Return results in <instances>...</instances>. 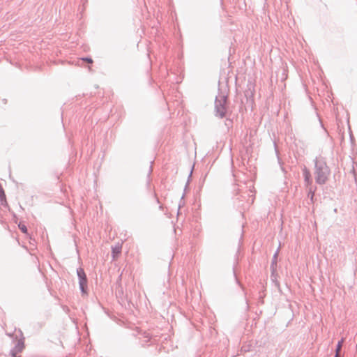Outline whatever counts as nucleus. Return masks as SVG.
Wrapping results in <instances>:
<instances>
[{
    "mask_svg": "<svg viewBox=\"0 0 357 357\" xmlns=\"http://www.w3.org/2000/svg\"><path fill=\"white\" fill-rule=\"evenodd\" d=\"M227 91H220V93L215 98V114L216 116L220 118L225 117L226 114V103L228 96Z\"/></svg>",
    "mask_w": 357,
    "mask_h": 357,
    "instance_id": "obj_2",
    "label": "nucleus"
},
{
    "mask_svg": "<svg viewBox=\"0 0 357 357\" xmlns=\"http://www.w3.org/2000/svg\"><path fill=\"white\" fill-rule=\"evenodd\" d=\"M121 252V245H117L114 247L112 248V253L113 258H115L117 255H119Z\"/></svg>",
    "mask_w": 357,
    "mask_h": 357,
    "instance_id": "obj_7",
    "label": "nucleus"
},
{
    "mask_svg": "<svg viewBox=\"0 0 357 357\" xmlns=\"http://www.w3.org/2000/svg\"><path fill=\"white\" fill-rule=\"evenodd\" d=\"M24 341L22 340H19L14 348H13L10 354L12 357H17V354L20 353L24 349Z\"/></svg>",
    "mask_w": 357,
    "mask_h": 357,
    "instance_id": "obj_5",
    "label": "nucleus"
},
{
    "mask_svg": "<svg viewBox=\"0 0 357 357\" xmlns=\"http://www.w3.org/2000/svg\"><path fill=\"white\" fill-rule=\"evenodd\" d=\"M218 90L222 89L221 86H220V80H219V81H218Z\"/></svg>",
    "mask_w": 357,
    "mask_h": 357,
    "instance_id": "obj_13",
    "label": "nucleus"
},
{
    "mask_svg": "<svg viewBox=\"0 0 357 357\" xmlns=\"http://www.w3.org/2000/svg\"><path fill=\"white\" fill-rule=\"evenodd\" d=\"M18 227L22 233H24V234L27 233V228H26V225H24V224L20 223L18 225Z\"/></svg>",
    "mask_w": 357,
    "mask_h": 357,
    "instance_id": "obj_9",
    "label": "nucleus"
},
{
    "mask_svg": "<svg viewBox=\"0 0 357 357\" xmlns=\"http://www.w3.org/2000/svg\"><path fill=\"white\" fill-rule=\"evenodd\" d=\"M335 357H340V354H335Z\"/></svg>",
    "mask_w": 357,
    "mask_h": 357,
    "instance_id": "obj_15",
    "label": "nucleus"
},
{
    "mask_svg": "<svg viewBox=\"0 0 357 357\" xmlns=\"http://www.w3.org/2000/svg\"><path fill=\"white\" fill-rule=\"evenodd\" d=\"M83 61H86L89 63H93V59L91 56H84L81 59Z\"/></svg>",
    "mask_w": 357,
    "mask_h": 357,
    "instance_id": "obj_10",
    "label": "nucleus"
},
{
    "mask_svg": "<svg viewBox=\"0 0 357 357\" xmlns=\"http://www.w3.org/2000/svg\"><path fill=\"white\" fill-rule=\"evenodd\" d=\"M303 174L306 188L312 187V179L311 178V174L309 169L305 166H304L303 168Z\"/></svg>",
    "mask_w": 357,
    "mask_h": 357,
    "instance_id": "obj_4",
    "label": "nucleus"
},
{
    "mask_svg": "<svg viewBox=\"0 0 357 357\" xmlns=\"http://www.w3.org/2000/svg\"><path fill=\"white\" fill-rule=\"evenodd\" d=\"M275 259H273V261H272V264H271V268H272V275L271 277H273L274 276V272H275V270H274V268H273V266L274 264H275Z\"/></svg>",
    "mask_w": 357,
    "mask_h": 357,
    "instance_id": "obj_11",
    "label": "nucleus"
},
{
    "mask_svg": "<svg viewBox=\"0 0 357 357\" xmlns=\"http://www.w3.org/2000/svg\"><path fill=\"white\" fill-rule=\"evenodd\" d=\"M307 190H308V193H307V197L310 198V202L311 203H313L314 202V194H315V191L317 190V188L316 187H309V188H307Z\"/></svg>",
    "mask_w": 357,
    "mask_h": 357,
    "instance_id": "obj_6",
    "label": "nucleus"
},
{
    "mask_svg": "<svg viewBox=\"0 0 357 357\" xmlns=\"http://www.w3.org/2000/svg\"><path fill=\"white\" fill-rule=\"evenodd\" d=\"M314 174L317 183L325 184L330 174V169L323 158L314 159Z\"/></svg>",
    "mask_w": 357,
    "mask_h": 357,
    "instance_id": "obj_1",
    "label": "nucleus"
},
{
    "mask_svg": "<svg viewBox=\"0 0 357 357\" xmlns=\"http://www.w3.org/2000/svg\"><path fill=\"white\" fill-rule=\"evenodd\" d=\"M344 342V339L342 338L338 342H337V344L336 346V349H335V354H339L340 353V351L342 349V344Z\"/></svg>",
    "mask_w": 357,
    "mask_h": 357,
    "instance_id": "obj_8",
    "label": "nucleus"
},
{
    "mask_svg": "<svg viewBox=\"0 0 357 357\" xmlns=\"http://www.w3.org/2000/svg\"><path fill=\"white\" fill-rule=\"evenodd\" d=\"M277 255H278V252H276L275 253V255H273V259H275L277 258Z\"/></svg>",
    "mask_w": 357,
    "mask_h": 357,
    "instance_id": "obj_14",
    "label": "nucleus"
},
{
    "mask_svg": "<svg viewBox=\"0 0 357 357\" xmlns=\"http://www.w3.org/2000/svg\"><path fill=\"white\" fill-rule=\"evenodd\" d=\"M77 275L79 280V289L82 294H87V282L88 280L86 273L82 268L77 269Z\"/></svg>",
    "mask_w": 357,
    "mask_h": 357,
    "instance_id": "obj_3",
    "label": "nucleus"
},
{
    "mask_svg": "<svg viewBox=\"0 0 357 357\" xmlns=\"http://www.w3.org/2000/svg\"><path fill=\"white\" fill-rule=\"evenodd\" d=\"M151 172H152V167H151V166H150L149 169V173H148L149 177L150 176Z\"/></svg>",
    "mask_w": 357,
    "mask_h": 357,
    "instance_id": "obj_12",
    "label": "nucleus"
}]
</instances>
